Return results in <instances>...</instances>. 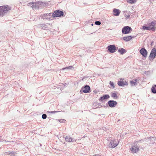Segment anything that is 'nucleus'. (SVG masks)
Wrapping results in <instances>:
<instances>
[{
  "instance_id": "obj_40",
  "label": "nucleus",
  "mask_w": 156,
  "mask_h": 156,
  "mask_svg": "<svg viewBox=\"0 0 156 156\" xmlns=\"http://www.w3.org/2000/svg\"><path fill=\"white\" fill-rule=\"evenodd\" d=\"M67 85V84L66 83H65V84H64V86H66Z\"/></svg>"
},
{
  "instance_id": "obj_14",
  "label": "nucleus",
  "mask_w": 156,
  "mask_h": 156,
  "mask_svg": "<svg viewBox=\"0 0 156 156\" xmlns=\"http://www.w3.org/2000/svg\"><path fill=\"white\" fill-rule=\"evenodd\" d=\"M117 84L120 87H124L125 86H127L128 85V83L127 82L125 81H119L118 82Z\"/></svg>"
},
{
  "instance_id": "obj_4",
  "label": "nucleus",
  "mask_w": 156,
  "mask_h": 156,
  "mask_svg": "<svg viewBox=\"0 0 156 156\" xmlns=\"http://www.w3.org/2000/svg\"><path fill=\"white\" fill-rule=\"evenodd\" d=\"M118 47H116L114 44H111L108 45L106 48L108 49L107 51L110 53H114L117 50Z\"/></svg>"
},
{
  "instance_id": "obj_3",
  "label": "nucleus",
  "mask_w": 156,
  "mask_h": 156,
  "mask_svg": "<svg viewBox=\"0 0 156 156\" xmlns=\"http://www.w3.org/2000/svg\"><path fill=\"white\" fill-rule=\"evenodd\" d=\"M10 9L8 5L0 6V15H3Z\"/></svg>"
},
{
  "instance_id": "obj_15",
  "label": "nucleus",
  "mask_w": 156,
  "mask_h": 156,
  "mask_svg": "<svg viewBox=\"0 0 156 156\" xmlns=\"http://www.w3.org/2000/svg\"><path fill=\"white\" fill-rule=\"evenodd\" d=\"M113 12L114 13V16H118L119 15L121 11L119 9H113Z\"/></svg>"
},
{
  "instance_id": "obj_5",
  "label": "nucleus",
  "mask_w": 156,
  "mask_h": 156,
  "mask_svg": "<svg viewBox=\"0 0 156 156\" xmlns=\"http://www.w3.org/2000/svg\"><path fill=\"white\" fill-rule=\"evenodd\" d=\"M91 90L90 86L88 85H85L83 87H82L80 91L81 93V92L85 93H88L90 92Z\"/></svg>"
},
{
  "instance_id": "obj_7",
  "label": "nucleus",
  "mask_w": 156,
  "mask_h": 156,
  "mask_svg": "<svg viewBox=\"0 0 156 156\" xmlns=\"http://www.w3.org/2000/svg\"><path fill=\"white\" fill-rule=\"evenodd\" d=\"M156 56V49L155 47L151 50L150 54L149 56V59L152 61L155 58Z\"/></svg>"
},
{
  "instance_id": "obj_12",
  "label": "nucleus",
  "mask_w": 156,
  "mask_h": 156,
  "mask_svg": "<svg viewBox=\"0 0 156 156\" xmlns=\"http://www.w3.org/2000/svg\"><path fill=\"white\" fill-rule=\"evenodd\" d=\"M63 137L65 138V141L69 142L76 141V139L72 138L69 135L66 136L65 137L64 136Z\"/></svg>"
},
{
  "instance_id": "obj_23",
  "label": "nucleus",
  "mask_w": 156,
  "mask_h": 156,
  "mask_svg": "<svg viewBox=\"0 0 156 156\" xmlns=\"http://www.w3.org/2000/svg\"><path fill=\"white\" fill-rule=\"evenodd\" d=\"M111 96L115 99H116L118 98V97L117 96V94L115 93H112Z\"/></svg>"
},
{
  "instance_id": "obj_29",
  "label": "nucleus",
  "mask_w": 156,
  "mask_h": 156,
  "mask_svg": "<svg viewBox=\"0 0 156 156\" xmlns=\"http://www.w3.org/2000/svg\"><path fill=\"white\" fill-rule=\"evenodd\" d=\"M56 120L59 121L60 122L62 123H64L66 121V120L65 119H56Z\"/></svg>"
},
{
  "instance_id": "obj_25",
  "label": "nucleus",
  "mask_w": 156,
  "mask_h": 156,
  "mask_svg": "<svg viewBox=\"0 0 156 156\" xmlns=\"http://www.w3.org/2000/svg\"><path fill=\"white\" fill-rule=\"evenodd\" d=\"M127 2L130 4H133L136 2V0H126Z\"/></svg>"
},
{
  "instance_id": "obj_31",
  "label": "nucleus",
  "mask_w": 156,
  "mask_h": 156,
  "mask_svg": "<svg viewBox=\"0 0 156 156\" xmlns=\"http://www.w3.org/2000/svg\"><path fill=\"white\" fill-rule=\"evenodd\" d=\"M95 25H97L99 26L101 24V23L100 21H97L95 22Z\"/></svg>"
},
{
  "instance_id": "obj_43",
  "label": "nucleus",
  "mask_w": 156,
  "mask_h": 156,
  "mask_svg": "<svg viewBox=\"0 0 156 156\" xmlns=\"http://www.w3.org/2000/svg\"><path fill=\"white\" fill-rule=\"evenodd\" d=\"M31 4H33L34 5V3H31Z\"/></svg>"
},
{
  "instance_id": "obj_30",
  "label": "nucleus",
  "mask_w": 156,
  "mask_h": 156,
  "mask_svg": "<svg viewBox=\"0 0 156 156\" xmlns=\"http://www.w3.org/2000/svg\"><path fill=\"white\" fill-rule=\"evenodd\" d=\"M60 111H47V113H51L52 114L55 113L59 112H60Z\"/></svg>"
},
{
  "instance_id": "obj_41",
  "label": "nucleus",
  "mask_w": 156,
  "mask_h": 156,
  "mask_svg": "<svg viewBox=\"0 0 156 156\" xmlns=\"http://www.w3.org/2000/svg\"><path fill=\"white\" fill-rule=\"evenodd\" d=\"M93 25H94V24H93V23H92V24H91V25H92V26H93Z\"/></svg>"
},
{
  "instance_id": "obj_2",
  "label": "nucleus",
  "mask_w": 156,
  "mask_h": 156,
  "mask_svg": "<svg viewBox=\"0 0 156 156\" xmlns=\"http://www.w3.org/2000/svg\"><path fill=\"white\" fill-rule=\"evenodd\" d=\"M63 12L61 10H56L52 13V17H60L64 16Z\"/></svg>"
},
{
  "instance_id": "obj_16",
  "label": "nucleus",
  "mask_w": 156,
  "mask_h": 156,
  "mask_svg": "<svg viewBox=\"0 0 156 156\" xmlns=\"http://www.w3.org/2000/svg\"><path fill=\"white\" fill-rule=\"evenodd\" d=\"M132 39V36H128L124 37L121 38V40H123L127 42L131 40Z\"/></svg>"
},
{
  "instance_id": "obj_1",
  "label": "nucleus",
  "mask_w": 156,
  "mask_h": 156,
  "mask_svg": "<svg viewBox=\"0 0 156 156\" xmlns=\"http://www.w3.org/2000/svg\"><path fill=\"white\" fill-rule=\"evenodd\" d=\"M141 141H144L143 140L137 141L134 144L135 145L133 146L130 148V150L133 153H136L139 150V147L137 145V144Z\"/></svg>"
},
{
  "instance_id": "obj_8",
  "label": "nucleus",
  "mask_w": 156,
  "mask_h": 156,
  "mask_svg": "<svg viewBox=\"0 0 156 156\" xmlns=\"http://www.w3.org/2000/svg\"><path fill=\"white\" fill-rule=\"evenodd\" d=\"M117 104V103L116 101L112 100H111L108 101L106 104L107 106H105V107L108 106L110 108H114L115 107Z\"/></svg>"
},
{
  "instance_id": "obj_20",
  "label": "nucleus",
  "mask_w": 156,
  "mask_h": 156,
  "mask_svg": "<svg viewBox=\"0 0 156 156\" xmlns=\"http://www.w3.org/2000/svg\"><path fill=\"white\" fill-rule=\"evenodd\" d=\"M93 107L94 108H99L100 107H102V106L101 105L100 103H99L97 102H94L93 105Z\"/></svg>"
},
{
  "instance_id": "obj_39",
  "label": "nucleus",
  "mask_w": 156,
  "mask_h": 156,
  "mask_svg": "<svg viewBox=\"0 0 156 156\" xmlns=\"http://www.w3.org/2000/svg\"><path fill=\"white\" fill-rule=\"evenodd\" d=\"M129 16H127V17H126L127 18H129Z\"/></svg>"
},
{
  "instance_id": "obj_34",
  "label": "nucleus",
  "mask_w": 156,
  "mask_h": 156,
  "mask_svg": "<svg viewBox=\"0 0 156 156\" xmlns=\"http://www.w3.org/2000/svg\"><path fill=\"white\" fill-rule=\"evenodd\" d=\"M154 44V42L153 41H152L151 43V45L152 46V45H153Z\"/></svg>"
},
{
  "instance_id": "obj_28",
  "label": "nucleus",
  "mask_w": 156,
  "mask_h": 156,
  "mask_svg": "<svg viewBox=\"0 0 156 156\" xmlns=\"http://www.w3.org/2000/svg\"><path fill=\"white\" fill-rule=\"evenodd\" d=\"M109 84L111 87L112 88V89H114L115 87L114 84L113 82L110 81L109 82Z\"/></svg>"
},
{
  "instance_id": "obj_11",
  "label": "nucleus",
  "mask_w": 156,
  "mask_h": 156,
  "mask_svg": "<svg viewBox=\"0 0 156 156\" xmlns=\"http://www.w3.org/2000/svg\"><path fill=\"white\" fill-rule=\"evenodd\" d=\"M118 144V143L116 142L115 140H112L109 143V147L111 148H114L116 147Z\"/></svg>"
},
{
  "instance_id": "obj_26",
  "label": "nucleus",
  "mask_w": 156,
  "mask_h": 156,
  "mask_svg": "<svg viewBox=\"0 0 156 156\" xmlns=\"http://www.w3.org/2000/svg\"><path fill=\"white\" fill-rule=\"evenodd\" d=\"M52 13H50L48 14H47V16L48 17V20H52V19H51V16H52Z\"/></svg>"
},
{
  "instance_id": "obj_35",
  "label": "nucleus",
  "mask_w": 156,
  "mask_h": 156,
  "mask_svg": "<svg viewBox=\"0 0 156 156\" xmlns=\"http://www.w3.org/2000/svg\"><path fill=\"white\" fill-rule=\"evenodd\" d=\"M15 152L12 151L11 152V153L12 154H15Z\"/></svg>"
},
{
  "instance_id": "obj_24",
  "label": "nucleus",
  "mask_w": 156,
  "mask_h": 156,
  "mask_svg": "<svg viewBox=\"0 0 156 156\" xmlns=\"http://www.w3.org/2000/svg\"><path fill=\"white\" fill-rule=\"evenodd\" d=\"M142 29L144 30H151L149 25L148 26H143L142 27Z\"/></svg>"
},
{
  "instance_id": "obj_17",
  "label": "nucleus",
  "mask_w": 156,
  "mask_h": 156,
  "mask_svg": "<svg viewBox=\"0 0 156 156\" xmlns=\"http://www.w3.org/2000/svg\"><path fill=\"white\" fill-rule=\"evenodd\" d=\"M148 138L149 139L151 142L150 144H153L155 143V141L156 140V137H148Z\"/></svg>"
},
{
  "instance_id": "obj_22",
  "label": "nucleus",
  "mask_w": 156,
  "mask_h": 156,
  "mask_svg": "<svg viewBox=\"0 0 156 156\" xmlns=\"http://www.w3.org/2000/svg\"><path fill=\"white\" fill-rule=\"evenodd\" d=\"M72 68H74L72 66H69L67 67H65L62 69V70H69L70 69H72Z\"/></svg>"
},
{
  "instance_id": "obj_37",
  "label": "nucleus",
  "mask_w": 156,
  "mask_h": 156,
  "mask_svg": "<svg viewBox=\"0 0 156 156\" xmlns=\"http://www.w3.org/2000/svg\"><path fill=\"white\" fill-rule=\"evenodd\" d=\"M149 1H150V2H152V1H154V0H148Z\"/></svg>"
},
{
  "instance_id": "obj_9",
  "label": "nucleus",
  "mask_w": 156,
  "mask_h": 156,
  "mask_svg": "<svg viewBox=\"0 0 156 156\" xmlns=\"http://www.w3.org/2000/svg\"><path fill=\"white\" fill-rule=\"evenodd\" d=\"M151 30L155 31L156 30V20H154L148 24Z\"/></svg>"
},
{
  "instance_id": "obj_36",
  "label": "nucleus",
  "mask_w": 156,
  "mask_h": 156,
  "mask_svg": "<svg viewBox=\"0 0 156 156\" xmlns=\"http://www.w3.org/2000/svg\"><path fill=\"white\" fill-rule=\"evenodd\" d=\"M94 156H99L100 155L99 154H95V155H94Z\"/></svg>"
},
{
  "instance_id": "obj_18",
  "label": "nucleus",
  "mask_w": 156,
  "mask_h": 156,
  "mask_svg": "<svg viewBox=\"0 0 156 156\" xmlns=\"http://www.w3.org/2000/svg\"><path fill=\"white\" fill-rule=\"evenodd\" d=\"M118 52L121 55H123L126 52V51L125 49L122 48H120L118 50Z\"/></svg>"
},
{
  "instance_id": "obj_27",
  "label": "nucleus",
  "mask_w": 156,
  "mask_h": 156,
  "mask_svg": "<svg viewBox=\"0 0 156 156\" xmlns=\"http://www.w3.org/2000/svg\"><path fill=\"white\" fill-rule=\"evenodd\" d=\"M41 18H43L44 19H47L48 17L47 16V14H44L42 16Z\"/></svg>"
},
{
  "instance_id": "obj_42",
  "label": "nucleus",
  "mask_w": 156,
  "mask_h": 156,
  "mask_svg": "<svg viewBox=\"0 0 156 156\" xmlns=\"http://www.w3.org/2000/svg\"><path fill=\"white\" fill-rule=\"evenodd\" d=\"M40 145L41 146H42L41 144H40Z\"/></svg>"
},
{
  "instance_id": "obj_38",
  "label": "nucleus",
  "mask_w": 156,
  "mask_h": 156,
  "mask_svg": "<svg viewBox=\"0 0 156 156\" xmlns=\"http://www.w3.org/2000/svg\"><path fill=\"white\" fill-rule=\"evenodd\" d=\"M132 38H134V37H136V36H132Z\"/></svg>"
},
{
  "instance_id": "obj_13",
  "label": "nucleus",
  "mask_w": 156,
  "mask_h": 156,
  "mask_svg": "<svg viewBox=\"0 0 156 156\" xmlns=\"http://www.w3.org/2000/svg\"><path fill=\"white\" fill-rule=\"evenodd\" d=\"M110 96L109 94H105L101 97L99 99L100 101H102L104 100L106 101L110 98Z\"/></svg>"
},
{
  "instance_id": "obj_32",
  "label": "nucleus",
  "mask_w": 156,
  "mask_h": 156,
  "mask_svg": "<svg viewBox=\"0 0 156 156\" xmlns=\"http://www.w3.org/2000/svg\"><path fill=\"white\" fill-rule=\"evenodd\" d=\"M47 118V115L46 114H43L42 115V118L43 119H45Z\"/></svg>"
},
{
  "instance_id": "obj_6",
  "label": "nucleus",
  "mask_w": 156,
  "mask_h": 156,
  "mask_svg": "<svg viewBox=\"0 0 156 156\" xmlns=\"http://www.w3.org/2000/svg\"><path fill=\"white\" fill-rule=\"evenodd\" d=\"M132 30L131 27L128 26L124 27L122 29V32L123 34H128L130 33Z\"/></svg>"
},
{
  "instance_id": "obj_21",
  "label": "nucleus",
  "mask_w": 156,
  "mask_h": 156,
  "mask_svg": "<svg viewBox=\"0 0 156 156\" xmlns=\"http://www.w3.org/2000/svg\"><path fill=\"white\" fill-rule=\"evenodd\" d=\"M151 92L153 94H156V85H153L151 88Z\"/></svg>"
},
{
  "instance_id": "obj_10",
  "label": "nucleus",
  "mask_w": 156,
  "mask_h": 156,
  "mask_svg": "<svg viewBox=\"0 0 156 156\" xmlns=\"http://www.w3.org/2000/svg\"><path fill=\"white\" fill-rule=\"evenodd\" d=\"M140 53L144 57L146 58L147 57L148 52L144 48H142L140 50Z\"/></svg>"
},
{
  "instance_id": "obj_19",
  "label": "nucleus",
  "mask_w": 156,
  "mask_h": 156,
  "mask_svg": "<svg viewBox=\"0 0 156 156\" xmlns=\"http://www.w3.org/2000/svg\"><path fill=\"white\" fill-rule=\"evenodd\" d=\"M137 79H135L134 80H132L130 81V84L131 86H136L137 84Z\"/></svg>"
},
{
  "instance_id": "obj_33",
  "label": "nucleus",
  "mask_w": 156,
  "mask_h": 156,
  "mask_svg": "<svg viewBox=\"0 0 156 156\" xmlns=\"http://www.w3.org/2000/svg\"><path fill=\"white\" fill-rule=\"evenodd\" d=\"M46 25L44 24H41V27L42 28H46Z\"/></svg>"
}]
</instances>
